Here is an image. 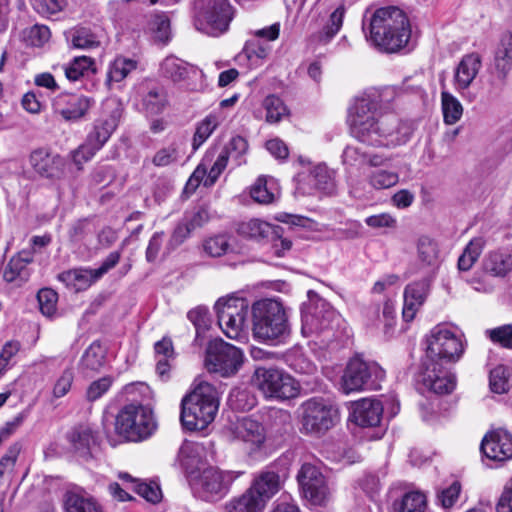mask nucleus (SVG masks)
<instances>
[{"label": "nucleus", "instance_id": "36", "mask_svg": "<svg viewBox=\"0 0 512 512\" xmlns=\"http://www.w3.org/2000/svg\"><path fill=\"white\" fill-rule=\"evenodd\" d=\"M105 354L106 348L98 341L93 342L81 358V368L87 371H98L105 364Z\"/></svg>", "mask_w": 512, "mask_h": 512}, {"label": "nucleus", "instance_id": "48", "mask_svg": "<svg viewBox=\"0 0 512 512\" xmlns=\"http://www.w3.org/2000/svg\"><path fill=\"white\" fill-rule=\"evenodd\" d=\"M426 497L420 492H408L394 504L396 512H424Z\"/></svg>", "mask_w": 512, "mask_h": 512}, {"label": "nucleus", "instance_id": "62", "mask_svg": "<svg viewBox=\"0 0 512 512\" xmlns=\"http://www.w3.org/2000/svg\"><path fill=\"white\" fill-rule=\"evenodd\" d=\"M179 160V151L175 145H170L168 147L161 148L158 150L152 162L157 167H166L171 164L176 163Z\"/></svg>", "mask_w": 512, "mask_h": 512}, {"label": "nucleus", "instance_id": "46", "mask_svg": "<svg viewBox=\"0 0 512 512\" xmlns=\"http://www.w3.org/2000/svg\"><path fill=\"white\" fill-rule=\"evenodd\" d=\"M311 181L314 186L327 194H331L335 190V181L333 172L325 165L316 166L310 174Z\"/></svg>", "mask_w": 512, "mask_h": 512}, {"label": "nucleus", "instance_id": "51", "mask_svg": "<svg viewBox=\"0 0 512 512\" xmlns=\"http://www.w3.org/2000/svg\"><path fill=\"white\" fill-rule=\"evenodd\" d=\"M112 446L128 441V405L121 407L114 424V435H109Z\"/></svg>", "mask_w": 512, "mask_h": 512}, {"label": "nucleus", "instance_id": "9", "mask_svg": "<svg viewBox=\"0 0 512 512\" xmlns=\"http://www.w3.org/2000/svg\"><path fill=\"white\" fill-rule=\"evenodd\" d=\"M426 344V359L445 363H456L465 350L462 335L444 325L430 330Z\"/></svg>", "mask_w": 512, "mask_h": 512}, {"label": "nucleus", "instance_id": "38", "mask_svg": "<svg viewBox=\"0 0 512 512\" xmlns=\"http://www.w3.org/2000/svg\"><path fill=\"white\" fill-rule=\"evenodd\" d=\"M441 106L445 124L453 125L461 119L463 106L451 93L445 91L441 93Z\"/></svg>", "mask_w": 512, "mask_h": 512}, {"label": "nucleus", "instance_id": "37", "mask_svg": "<svg viewBox=\"0 0 512 512\" xmlns=\"http://www.w3.org/2000/svg\"><path fill=\"white\" fill-rule=\"evenodd\" d=\"M262 503L245 492L232 497L223 506V512H262Z\"/></svg>", "mask_w": 512, "mask_h": 512}, {"label": "nucleus", "instance_id": "7", "mask_svg": "<svg viewBox=\"0 0 512 512\" xmlns=\"http://www.w3.org/2000/svg\"><path fill=\"white\" fill-rule=\"evenodd\" d=\"M303 434L321 437L338 421V410L322 398H310L298 408Z\"/></svg>", "mask_w": 512, "mask_h": 512}, {"label": "nucleus", "instance_id": "35", "mask_svg": "<svg viewBox=\"0 0 512 512\" xmlns=\"http://www.w3.org/2000/svg\"><path fill=\"white\" fill-rule=\"evenodd\" d=\"M239 232L249 238L262 239L277 235V226L259 220L251 219L239 226Z\"/></svg>", "mask_w": 512, "mask_h": 512}, {"label": "nucleus", "instance_id": "47", "mask_svg": "<svg viewBox=\"0 0 512 512\" xmlns=\"http://www.w3.org/2000/svg\"><path fill=\"white\" fill-rule=\"evenodd\" d=\"M29 273L25 263L21 259L12 257L3 271V278L8 283H15L17 286L28 280Z\"/></svg>", "mask_w": 512, "mask_h": 512}, {"label": "nucleus", "instance_id": "4", "mask_svg": "<svg viewBox=\"0 0 512 512\" xmlns=\"http://www.w3.org/2000/svg\"><path fill=\"white\" fill-rule=\"evenodd\" d=\"M219 408L216 389L200 382L181 402L180 420L187 430H204L215 419Z\"/></svg>", "mask_w": 512, "mask_h": 512}, {"label": "nucleus", "instance_id": "50", "mask_svg": "<svg viewBox=\"0 0 512 512\" xmlns=\"http://www.w3.org/2000/svg\"><path fill=\"white\" fill-rule=\"evenodd\" d=\"M71 43L78 49H93L100 45V40L90 28L79 27L71 32Z\"/></svg>", "mask_w": 512, "mask_h": 512}, {"label": "nucleus", "instance_id": "5", "mask_svg": "<svg viewBox=\"0 0 512 512\" xmlns=\"http://www.w3.org/2000/svg\"><path fill=\"white\" fill-rule=\"evenodd\" d=\"M252 384L269 400L286 401L297 398L301 392V385L293 376L275 367L256 368Z\"/></svg>", "mask_w": 512, "mask_h": 512}, {"label": "nucleus", "instance_id": "39", "mask_svg": "<svg viewBox=\"0 0 512 512\" xmlns=\"http://www.w3.org/2000/svg\"><path fill=\"white\" fill-rule=\"evenodd\" d=\"M251 197L260 204H270L278 197V191L274 188L272 179L268 181L264 177H260L251 187Z\"/></svg>", "mask_w": 512, "mask_h": 512}, {"label": "nucleus", "instance_id": "63", "mask_svg": "<svg viewBox=\"0 0 512 512\" xmlns=\"http://www.w3.org/2000/svg\"><path fill=\"white\" fill-rule=\"evenodd\" d=\"M97 152L96 149L84 141L78 148L70 152V158L77 169L82 170L83 165L90 161Z\"/></svg>", "mask_w": 512, "mask_h": 512}, {"label": "nucleus", "instance_id": "20", "mask_svg": "<svg viewBox=\"0 0 512 512\" xmlns=\"http://www.w3.org/2000/svg\"><path fill=\"white\" fill-rule=\"evenodd\" d=\"M135 108L146 115H158L168 105L166 92L152 81H145L135 87Z\"/></svg>", "mask_w": 512, "mask_h": 512}, {"label": "nucleus", "instance_id": "53", "mask_svg": "<svg viewBox=\"0 0 512 512\" xmlns=\"http://www.w3.org/2000/svg\"><path fill=\"white\" fill-rule=\"evenodd\" d=\"M94 60L87 56L75 57L67 66L64 68L65 76L69 81H77L84 74L92 69Z\"/></svg>", "mask_w": 512, "mask_h": 512}, {"label": "nucleus", "instance_id": "28", "mask_svg": "<svg viewBox=\"0 0 512 512\" xmlns=\"http://www.w3.org/2000/svg\"><path fill=\"white\" fill-rule=\"evenodd\" d=\"M68 440L80 456L88 457L98 443V436L89 425L80 424L69 432Z\"/></svg>", "mask_w": 512, "mask_h": 512}, {"label": "nucleus", "instance_id": "34", "mask_svg": "<svg viewBox=\"0 0 512 512\" xmlns=\"http://www.w3.org/2000/svg\"><path fill=\"white\" fill-rule=\"evenodd\" d=\"M160 71L164 77L179 82L184 80L190 71H194V68L177 57L169 56L161 63Z\"/></svg>", "mask_w": 512, "mask_h": 512}, {"label": "nucleus", "instance_id": "54", "mask_svg": "<svg viewBox=\"0 0 512 512\" xmlns=\"http://www.w3.org/2000/svg\"><path fill=\"white\" fill-rule=\"evenodd\" d=\"M50 30L45 25H33L23 31V39L27 45L41 47L49 41Z\"/></svg>", "mask_w": 512, "mask_h": 512}, {"label": "nucleus", "instance_id": "42", "mask_svg": "<svg viewBox=\"0 0 512 512\" xmlns=\"http://www.w3.org/2000/svg\"><path fill=\"white\" fill-rule=\"evenodd\" d=\"M263 108L266 111V122L275 124L288 116L289 111L281 98L276 95H268L263 100Z\"/></svg>", "mask_w": 512, "mask_h": 512}, {"label": "nucleus", "instance_id": "49", "mask_svg": "<svg viewBox=\"0 0 512 512\" xmlns=\"http://www.w3.org/2000/svg\"><path fill=\"white\" fill-rule=\"evenodd\" d=\"M149 29L158 42L167 43L171 38L170 20L164 13L152 15Z\"/></svg>", "mask_w": 512, "mask_h": 512}, {"label": "nucleus", "instance_id": "43", "mask_svg": "<svg viewBox=\"0 0 512 512\" xmlns=\"http://www.w3.org/2000/svg\"><path fill=\"white\" fill-rule=\"evenodd\" d=\"M218 125V117L213 114H209L196 125V130L192 139V148L194 151L199 149L203 143L206 142Z\"/></svg>", "mask_w": 512, "mask_h": 512}, {"label": "nucleus", "instance_id": "58", "mask_svg": "<svg viewBox=\"0 0 512 512\" xmlns=\"http://www.w3.org/2000/svg\"><path fill=\"white\" fill-rule=\"evenodd\" d=\"M248 150V143L245 138L241 136H234L225 146L223 152L228 154V157L239 166L242 163V156Z\"/></svg>", "mask_w": 512, "mask_h": 512}, {"label": "nucleus", "instance_id": "11", "mask_svg": "<svg viewBox=\"0 0 512 512\" xmlns=\"http://www.w3.org/2000/svg\"><path fill=\"white\" fill-rule=\"evenodd\" d=\"M224 434L231 441H241L250 456L262 454L266 450V429L262 423L253 418L236 419L225 427Z\"/></svg>", "mask_w": 512, "mask_h": 512}, {"label": "nucleus", "instance_id": "29", "mask_svg": "<svg viewBox=\"0 0 512 512\" xmlns=\"http://www.w3.org/2000/svg\"><path fill=\"white\" fill-rule=\"evenodd\" d=\"M483 269L491 276L505 277L512 272V252L507 249L490 251L483 259Z\"/></svg>", "mask_w": 512, "mask_h": 512}, {"label": "nucleus", "instance_id": "45", "mask_svg": "<svg viewBox=\"0 0 512 512\" xmlns=\"http://www.w3.org/2000/svg\"><path fill=\"white\" fill-rule=\"evenodd\" d=\"M128 75V59L117 57L109 66L107 84L112 88H123L124 80Z\"/></svg>", "mask_w": 512, "mask_h": 512}, {"label": "nucleus", "instance_id": "23", "mask_svg": "<svg viewBox=\"0 0 512 512\" xmlns=\"http://www.w3.org/2000/svg\"><path fill=\"white\" fill-rule=\"evenodd\" d=\"M383 415L382 403L373 398H363L352 403L349 419L360 427H376Z\"/></svg>", "mask_w": 512, "mask_h": 512}, {"label": "nucleus", "instance_id": "40", "mask_svg": "<svg viewBox=\"0 0 512 512\" xmlns=\"http://www.w3.org/2000/svg\"><path fill=\"white\" fill-rule=\"evenodd\" d=\"M485 246V240L482 237H476L472 239L465 247L463 253L458 259V268L460 271H468L474 265L479 258L483 248Z\"/></svg>", "mask_w": 512, "mask_h": 512}, {"label": "nucleus", "instance_id": "31", "mask_svg": "<svg viewBox=\"0 0 512 512\" xmlns=\"http://www.w3.org/2000/svg\"><path fill=\"white\" fill-rule=\"evenodd\" d=\"M205 454V447L197 442H184L179 449V459L182 465L189 471H198L201 469L199 464L202 463V457Z\"/></svg>", "mask_w": 512, "mask_h": 512}, {"label": "nucleus", "instance_id": "52", "mask_svg": "<svg viewBox=\"0 0 512 512\" xmlns=\"http://www.w3.org/2000/svg\"><path fill=\"white\" fill-rule=\"evenodd\" d=\"M368 183L377 190L388 189L396 185L399 181V176L394 171L377 169L371 171L367 176Z\"/></svg>", "mask_w": 512, "mask_h": 512}, {"label": "nucleus", "instance_id": "18", "mask_svg": "<svg viewBox=\"0 0 512 512\" xmlns=\"http://www.w3.org/2000/svg\"><path fill=\"white\" fill-rule=\"evenodd\" d=\"M29 163L39 177L52 181L62 179L66 173V159L47 148L33 150L29 156Z\"/></svg>", "mask_w": 512, "mask_h": 512}, {"label": "nucleus", "instance_id": "21", "mask_svg": "<svg viewBox=\"0 0 512 512\" xmlns=\"http://www.w3.org/2000/svg\"><path fill=\"white\" fill-rule=\"evenodd\" d=\"M93 103V99L85 95L64 92L54 98L52 106L65 121L76 122L85 117Z\"/></svg>", "mask_w": 512, "mask_h": 512}, {"label": "nucleus", "instance_id": "6", "mask_svg": "<svg viewBox=\"0 0 512 512\" xmlns=\"http://www.w3.org/2000/svg\"><path fill=\"white\" fill-rule=\"evenodd\" d=\"M240 473L223 471L218 467L208 466L198 471H192L190 484L194 494L206 501L215 502L224 498Z\"/></svg>", "mask_w": 512, "mask_h": 512}, {"label": "nucleus", "instance_id": "64", "mask_svg": "<svg viewBox=\"0 0 512 512\" xmlns=\"http://www.w3.org/2000/svg\"><path fill=\"white\" fill-rule=\"evenodd\" d=\"M130 404H150L152 399V391L145 382L130 383Z\"/></svg>", "mask_w": 512, "mask_h": 512}, {"label": "nucleus", "instance_id": "56", "mask_svg": "<svg viewBox=\"0 0 512 512\" xmlns=\"http://www.w3.org/2000/svg\"><path fill=\"white\" fill-rule=\"evenodd\" d=\"M39 308L46 317H52L57 311L58 294L50 288H43L37 294Z\"/></svg>", "mask_w": 512, "mask_h": 512}, {"label": "nucleus", "instance_id": "10", "mask_svg": "<svg viewBox=\"0 0 512 512\" xmlns=\"http://www.w3.org/2000/svg\"><path fill=\"white\" fill-rule=\"evenodd\" d=\"M194 9L197 30L208 35L225 32L232 19L228 0H195Z\"/></svg>", "mask_w": 512, "mask_h": 512}, {"label": "nucleus", "instance_id": "41", "mask_svg": "<svg viewBox=\"0 0 512 512\" xmlns=\"http://www.w3.org/2000/svg\"><path fill=\"white\" fill-rule=\"evenodd\" d=\"M417 257L424 266L433 267L438 261V247L435 241L427 236H421L417 240Z\"/></svg>", "mask_w": 512, "mask_h": 512}, {"label": "nucleus", "instance_id": "55", "mask_svg": "<svg viewBox=\"0 0 512 512\" xmlns=\"http://www.w3.org/2000/svg\"><path fill=\"white\" fill-rule=\"evenodd\" d=\"M509 370L503 365H498L490 371L489 385L492 392L506 393L509 390Z\"/></svg>", "mask_w": 512, "mask_h": 512}, {"label": "nucleus", "instance_id": "44", "mask_svg": "<svg viewBox=\"0 0 512 512\" xmlns=\"http://www.w3.org/2000/svg\"><path fill=\"white\" fill-rule=\"evenodd\" d=\"M130 484H133L132 490L147 502L156 504L161 501L162 491L157 482H145L130 476Z\"/></svg>", "mask_w": 512, "mask_h": 512}, {"label": "nucleus", "instance_id": "19", "mask_svg": "<svg viewBox=\"0 0 512 512\" xmlns=\"http://www.w3.org/2000/svg\"><path fill=\"white\" fill-rule=\"evenodd\" d=\"M157 430V421L149 403L130 404V442L149 439Z\"/></svg>", "mask_w": 512, "mask_h": 512}, {"label": "nucleus", "instance_id": "27", "mask_svg": "<svg viewBox=\"0 0 512 512\" xmlns=\"http://www.w3.org/2000/svg\"><path fill=\"white\" fill-rule=\"evenodd\" d=\"M494 68L497 78L504 82L512 69V33L504 32L494 53Z\"/></svg>", "mask_w": 512, "mask_h": 512}, {"label": "nucleus", "instance_id": "25", "mask_svg": "<svg viewBox=\"0 0 512 512\" xmlns=\"http://www.w3.org/2000/svg\"><path fill=\"white\" fill-rule=\"evenodd\" d=\"M429 290L430 283L427 279L410 283L405 287L402 310V316L405 321L410 322L415 318L417 312L424 304Z\"/></svg>", "mask_w": 512, "mask_h": 512}, {"label": "nucleus", "instance_id": "3", "mask_svg": "<svg viewBox=\"0 0 512 512\" xmlns=\"http://www.w3.org/2000/svg\"><path fill=\"white\" fill-rule=\"evenodd\" d=\"M252 334L260 342L271 345L285 343L291 335L286 308L274 299H261L251 307Z\"/></svg>", "mask_w": 512, "mask_h": 512}, {"label": "nucleus", "instance_id": "16", "mask_svg": "<svg viewBox=\"0 0 512 512\" xmlns=\"http://www.w3.org/2000/svg\"><path fill=\"white\" fill-rule=\"evenodd\" d=\"M445 362L426 359L419 381L435 394H449L456 386L455 375L445 366Z\"/></svg>", "mask_w": 512, "mask_h": 512}, {"label": "nucleus", "instance_id": "32", "mask_svg": "<svg viewBox=\"0 0 512 512\" xmlns=\"http://www.w3.org/2000/svg\"><path fill=\"white\" fill-rule=\"evenodd\" d=\"M65 507L67 512H102L96 500L81 489L66 494Z\"/></svg>", "mask_w": 512, "mask_h": 512}, {"label": "nucleus", "instance_id": "57", "mask_svg": "<svg viewBox=\"0 0 512 512\" xmlns=\"http://www.w3.org/2000/svg\"><path fill=\"white\" fill-rule=\"evenodd\" d=\"M187 317L195 327L197 338L204 334L210 327L211 320L206 307L199 306L190 310Z\"/></svg>", "mask_w": 512, "mask_h": 512}, {"label": "nucleus", "instance_id": "59", "mask_svg": "<svg viewBox=\"0 0 512 512\" xmlns=\"http://www.w3.org/2000/svg\"><path fill=\"white\" fill-rule=\"evenodd\" d=\"M113 379L105 376L90 383L86 389L85 397L88 402H95L105 395L111 388Z\"/></svg>", "mask_w": 512, "mask_h": 512}, {"label": "nucleus", "instance_id": "30", "mask_svg": "<svg viewBox=\"0 0 512 512\" xmlns=\"http://www.w3.org/2000/svg\"><path fill=\"white\" fill-rule=\"evenodd\" d=\"M116 127L117 122L113 117L96 120L92 130L88 133L85 142L99 151L109 140Z\"/></svg>", "mask_w": 512, "mask_h": 512}, {"label": "nucleus", "instance_id": "60", "mask_svg": "<svg viewBox=\"0 0 512 512\" xmlns=\"http://www.w3.org/2000/svg\"><path fill=\"white\" fill-rule=\"evenodd\" d=\"M204 251L212 257H220L228 252L230 248L229 239L226 235H216L204 242Z\"/></svg>", "mask_w": 512, "mask_h": 512}, {"label": "nucleus", "instance_id": "1", "mask_svg": "<svg viewBox=\"0 0 512 512\" xmlns=\"http://www.w3.org/2000/svg\"><path fill=\"white\" fill-rule=\"evenodd\" d=\"M377 103L368 98H356L348 109L347 123L351 135L371 146L395 147L406 144L412 137V124L399 122L394 114L379 115Z\"/></svg>", "mask_w": 512, "mask_h": 512}, {"label": "nucleus", "instance_id": "14", "mask_svg": "<svg viewBox=\"0 0 512 512\" xmlns=\"http://www.w3.org/2000/svg\"><path fill=\"white\" fill-rule=\"evenodd\" d=\"M242 351L223 340H214L209 343L205 366L210 372L219 373L222 376L235 374L243 364Z\"/></svg>", "mask_w": 512, "mask_h": 512}, {"label": "nucleus", "instance_id": "2", "mask_svg": "<svg viewBox=\"0 0 512 512\" xmlns=\"http://www.w3.org/2000/svg\"><path fill=\"white\" fill-rule=\"evenodd\" d=\"M368 31L367 41L387 53L400 51L411 36L406 14L393 6L377 9L370 19Z\"/></svg>", "mask_w": 512, "mask_h": 512}, {"label": "nucleus", "instance_id": "26", "mask_svg": "<svg viewBox=\"0 0 512 512\" xmlns=\"http://www.w3.org/2000/svg\"><path fill=\"white\" fill-rule=\"evenodd\" d=\"M482 65L481 57L478 53L464 55L454 72V86L458 91L467 89L476 78Z\"/></svg>", "mask_w": 512, "mask_h": 512}, {"label": "nucleus", "instance_id": "13", "mask_svg": "<svg viewBox=\"0 0 512 512\" xmlns=\"http://www.w3.org/2000/svg\"><path fill=\"white\" fill-rule=\"evenodd\" d=\"M248 307L244 298L229 297L216 302L218 324L228 338L240 339L244 335Z\"/></svg>", "mask_w": 512, "mask_h": 512}, {"label": "nucleus", "instance_id": "17", "mask_svg": "<svg viewBox=\"0 0 512 512\" xmlns=\"http://www.w3.org/2000/svg\"><path fill=\"white\" fill-rule=\"evenodd\" d=\"M119 261V254L112 252L96 269H72L59 274L58 278L67 287L74 291H83L89 288L94 282L100 279L105 273L113 268Z\"/></svg>", "mask_w": 512, "mask_h": 512}, {"label": "nucleus", "instance_id": "12", "mask_svg": "<svg viewBox=\"0 0 512 512\" xmlns=\"http://www.w3.org/2000/svg\"><path fill=\"white\" fill-rule=\"evenodd\" d=\"M341 322L340 315L327 303L321 302L302 313V333L323 336V341L328 343L337 337L336 329Z\"/></svg>", "mask_w": 512, "mask_h": 512}, {"label": "nucleus", "instance_id": "22", "mask_svg": "<svg viewBox=\"0 0 512 512\" xmlns=\"http://www.w3.org/2000/svg\"><path fill=\"white\" fill-rule=\"evenodd\" d=\"M480 449L489 459L507 461L512 459V435L503 429L488 432L482 439Z\"/></svg>", "mask_w": 512, "mask_h": 512}, {"label": "nucleus", "instance_id": "33", "mask_svg": "<svg viewBox=\"0 0 512 512\" xmlns=\"http://www.w3.org/2000/svg\"><path fill=\"white\" fill-rule=\"evenodd\" d=\"M345 15V7L340 5L330 15L322 30L312 35V40L318 43H328L341 29Z\"/></svg>", "mask_w": 512, "mask_h": 512}, {"label": "nucleus", "instance_id": "8", "mask_svg": "<svg viewBox=\"0 0 512 512\" xmlns=\"http://www.w3.org/2000/svg\"><path fill=\"white\" fill-rule=\"evenodd\" d=\"M385 377V371L373 361L360 356L351 358L341 377V389L345 394L366 389H377Z\"/></svg>", "mask_w": 512, "mask_h": 512}, {"label": "nucleus", "instance_id": "61", "mask_svg": "<svg viewBox=\"0 0 512 512\" xmlns=\"http://www.w3.org/2000/svg\"><path fill=\"white\" fill-rule=\"evenodd\" d=\"M490 340L500 346L512 349V325H503L487 331Z\"/></svg>", "mask_w": 512, "mask_h": 512}, {"label": "nucleus", "instance_id": "24", "mask_svg": "<svg viewBox=\"0 0 512 512\" xmlns=\"http://www.w3.org/2000/svg\"><path fill=\"white\" fill-rule=\"evenodd\" d=\"M281 487L280 476L272 470H262L253 479L251 486L245 491L249 496H253L262 503V508L269 499H271Z\"/></svg>", "mask_w": 512, "mask_h": 512}, {"label": "nucleus", "instance_id": "15", "mask_svg": "<svg viewBox=\"0 0 512 512\" xmlns=\"http://www.w3.org/2000/svg\"><path fill=\"white\" fill-rule=\"evenodd\" d=\"M297 479L304 497L314 505H323L330 497L331 489L321 470L310 463L302 465Z\"/></svg>", "mask_w": 512, "mask_h": 512}]
</instances>
